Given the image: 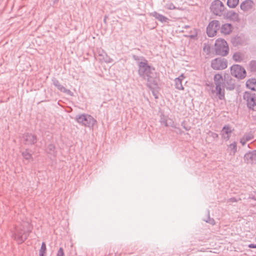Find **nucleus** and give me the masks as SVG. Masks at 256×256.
<instances>
[{
  "instance_id": "nucleus-17",
  "label": "nucleus",
  "mask_w": 256,
  "mask_h": 256,
  "mask_svg": "<svg viewBox=\"0 0 256 256\" xmlns=\"http://www.w3.org/2000/svg\"><path fill=\"white\" fill-rule=\"evenodd\" d=\"M232 29V26L230 24H225L222 26L220 32L222 34L226 35L230 34Z\"/></svg>"
},
{
  "instance_id": "nucleus-37",
  "label": "nucleus",
  "mask_w": 256,
  "mask_h": 256,
  "mask_svg": "<svg viewBox=\"0 0 256 256\" xmlns=\"http://www.w3.org/2000/svg\"><path fill=\"white\" fill-rule=\"evenodd\" d=\"M248 247L252 248H256V244H250L248 245Z\"/></svg>"
},
{
  "instance_id": "nucleus-4",
  "label": "nucleus",
  "mask_w": 256,
  "mask_h": 256,
  "mask_svg": "<svg viewBox=\"0 0 256 256\" xmlns=\"http://www.w3.org/2000/svg\"><path fill=\"white\" fill-rule=\"evenodd\" d=\"M74 119L78 124L90 128H92L97 122L92 116L88 114H78Z\"/></svg>"
},
{
  "instance_id": "nucleus-42",
  "label": "nucleus",
  "mask_w": 256,
  "mask_h": 256,
  "mask_svg": "<svg viewBox=\"0 0 256 256\" xmlns=\"http://www.w3.org/2000/svg\"><path fill=\"white\" fill-rule=\"evenodd\" d=\"M239 39H240V37H237V38H235L236 40H238Z\"/></svg>"
},
{
  "instance_id": "nucleus-27",
  "label": "nucleus",
  "mask_w": 256,
  "mask_h": 256,
  "mask_svg": "<svg viewBox=\"0 0 256 256\" xmlns=\"http://www.w3.org/2000/svg\"><path fill=\"white\" fill-rule=\"evenodd\" d=\"M168 117L164 114L160 115V122L162 125H164L165 126H168L169 125L168 124Z\"/></svg>"
},
{
  "instance_id": "nucleus-8",
  "label": "nucleus",
  "mask_w": 256,
  "mask_h": 256,
  "mask_svg": "<svg viewBox=\"0 0 256 256\" xmlns=\"http://www.w3.org/2000/svg\"><path fill=\"white\" fill-rule=\"evenodd\" d=\"M230 73L232 76L239 79H242L246 76L244 68L238 64H234L231 66Z\"/></svg>"
},
{
  "instance_id": "nucleus-22",
  "label": "nucleus",
  "mask_w": 256,
  "mask_h": 256,
  "mask_svg": "<svg viewBox=\"0 0 256 256\" xmlns=\"http://www.w3.org/2000/svg\"><path fill=\"white\" fill-rule=\"evenodd\" d=\"M227 150L230 153V155L234 156L237 152V142H234L228 145Z\"/></svg>"
},
{
  "instance_id": "nucleus-21",
  "label": "nucleus",
  "mask_w": 256,
  "mask_h": 256,
  "mask_svg": "<svg viewBox=\"0 0 256 256\" xmlns=\"http://www.w3.org/2000/svg\"><path fill=\"white\" fill-rule=\"evenodd\" d=\"M246 86L252 90L256 91V78H252L246 82Z\"/></svg>"
},
{
  "instance_id": "nucleus-44",
  "label": "nucleus",
  "mask_w": 256,
  "mask_h": 256,
  "mask_svg": "<svg viewBox=\"0 0 256 256\" xmlns=\"http://www.w3.org/2000/svg\"><path fill=\"white\" fill-rule=\"evenodd\" d=\"M173 128H176V126H171Z\"/></svg>"
},
{
  "instance_id": "nucleus-24",
  "label": "nucleus",
  "mask_w": 256,
  "mask_h": 256,
  "mask_svg": "<svg viewBox=\"0 0 256 256\" xmlns=\"http://www.w3.org/2000/svg\"><path fill=\"white\" fill-rule=\"evenodd\" d=\"M233 60L236 62H240L244 59V54L240 52H236L233 55Z\"/></svg>"
},
{
  "instance_id": "nucleus-39",
  "label": "nucleus",
  "mask_w": 256,
  "mask_h": 256,
  "mask_svg": "<svg viewBox=\"0 0 256 256\" xmlns=\"http://www.w3.org/2000/svg\"><path fill=\"white\" fill-rule=\"evenodd\" d=\"M133 58H134V59L135 60H136V61H138V60H139V58H138V56H133Z\"/></svg>"
},
{
  "instance_id": "nucleus-9",
  "label": "nucleus",
  "mask_w": 256,
  "mask_h": 256,
  "mask_svg": "<svg viewBox=\"0 0 256 256\" xmlns=\"http://www.w3.org/2000/svg\"><path fill=\"white\" fill-rule=\"evenodd\" d=\"M220 28L219 21L214 20L210 22L206 28V33L209 37H213L216 35L217 31Z\"/></svg>"
},
{
  "instance_id": "nucleus-5",
  "label": "nucleus",
  "mask_w": 256,
  "mask_h": 256,
  "mask_svg": "<svg viewBox=\"0 0 256 256\" xmlns=\"http://www.w3.org/2000/svg\"><path fill=\"white\" fill-rule=\"evenodd\" d=\"M228 46L226 42L223 39H218L215 42V52L216 54L226 56L228 52Z\"/></svg>"
},
{
  "instance_id": "nucleus-6",
  "label": "nucleus",
  "mask_w": 256,
  "mask_h": 256,
  "mask_svg": "<svg viewBox=\"0 0 256 256\" xmlns=\"http://www.w3.org/2000/svg\"><path fill=\"white\" fill-rule=\"evenodd\" d=\"M210 8L214 14L221 16L223 14L225 6L220 0H214L212 2Z\"/></svg>"
},
{
  "instance_id": "nucleus-38",
  "label": "nucleus",
  "mask_w": 256,
  "mask_h": 256,
  "mask_svg": "<svg viewBox=\"0 0 256 256\" xmlns=\"http://www.w3.org/2000/svg\"><path fill=\"white\" fill-rule=\"evenodd\" d=\"M229 201L230 202H236V198H230V200H229Z\"/></svg>"
},
{
  "instance_id": "nucleus-36",
  "label": "nucleus",
  "mask_w": 256,
  "mask_h": 256,
  "mask_svg": "<svg viewBox=\"0 0 256 256\" xmlns=\"http://www.w3.org/2000/svg\"><path fill=\"white\" fill-rule=\"evenodd\" d=\"M206 222H208L212 225L214 224V220L213 218H208V220H206Z\"/></svg>"
},
{
  "instance_id": "nucleus-31",
  "label": "nucleus",
  "mask_w": 256,
  "mask_h": 256,
  "mask_svg": "<svg viewBox=\"0 0 256 256\" xmlns=\"http://www.w3.org/2000/svg\"><path fill=\"white\" fill-rule=\"evenodd\" d=\"M243 137L247 141L250 140L254 138V136L252 132H248V133L245 134L244 135Z\"/></svg>"
},
{
  "instance_id": "nucleus-41",
  "label": "nucleus",
  "mask_w": 256,
  "mask_h": 256,
  "mask_svg": "<svg viewBox=\"0 0 256 256\" xmlns=\"http://www.w3.org/2000/svg\"><path fill=\"white\" fill-rule=\"evenodd\" d=\"M190 28V26H188V25H186V26H184L182 28Z\"/></svg>"
},
{
  "instance_id": "nucleus-25",
  "label": "nucleus",
  "mask_w": 256,
  "mask_h": 256,
  "mask_svg": "<svg viewBox=\"0 0 256 256\" xmlns=\"http://www.w3.org/2000/svg\"><path fill=\"white\" fill-rule=\"evenodd\" d=\"M55 150L56 147L54 144H50L48 145L47 148V152L50 154L55 156L56 154Z\"/></svg>"
},
{
  "instance_id": "nucleus-20",
  "label": "nucleus",
  "mask_w": 256,
  "mask_h": 256,
  "mask_svg": "<svg viewBox=\"0 0 256 256\" xmlns=\"http://www.w3.org/2000/svg\"><path fill=\"white\" fill-rule=\"evenodd\" d=\"M151 14L152 16L154 17L156 19L162 22H168V18L156 12H152Z\"/></svg>"
},
{
  "instance_id": "nucleus-14",
  "label": "nucleus",
  "mask_w": 256,
  "mask_h": 256,
  "mask_svg": "<svg viewBox=\"0 0 256 256\" xmlns=\"http://www.w3.org/2000/svg\"><path fill=\"white\" fill-rule=\"evenodd\" d=\"M52 84L56 87V88L60 90L65 94H70L71 93V91L70 90L66 89L63 86L60 84L59 81L56 79V78H53L52 79Z\"/></svg>"
},
{
  "instance_id": "nucleus-13",
  "label": "nucleus",
  "mask_w": 256,
  "mask_h": 256,
  "mask_svg": "<svg viewBox=\"0 0 256 256\" xmlns=\"http://www.w3.org/2000/svg\"><path fill=\"white\" fill-rule=\"evenodd\" d=\"M233 130L234 129L230 125H225L222 128L220 132L222 138L226 141L228 140L230 138Z\"/></svg>"
},
{
  "instance_id": "nucleus-33",
  "label": "nucleus",
  "mask_w": 256,
  "mask_h": 256,
  "mask_svg": "<svg viewBox=\"0 0 256 256\" xmlns=\"http://www.w3.org/2000/svg\"><path fill=\"white\" fill-rule=\"evenodd\" d=\"M165 8L170 10H175L176 7L172 2H169L165 5Z\"/></svg>"
},
{
  "instance_id": "nucleus-29",
  "label": "nucleus",
  "mask_w": 256,
  "mask_h": 256,
  "mask_svg": "<svg viewBox=\"0 0 256 256\" xmlns=\"http://www.w3.org/2000/svg\"><path fill=\"white\" fill-rule=\"evenodd\" d=\"M197 30L194 28L193 30H191L190 32V34L189 35H185V36L186 37H189L192 38H194L197 36Z\"/></svg>"
},
{
  "instance_id": "nucleus-11",
  "label": "nucleus",
  "mask_w": 256,
  "mask_h": 256,
  "mask_svg": "<svg viewBox=\"0 0 256 256\" xmlns=\"http://www.w3.org/2000/svg\"><path fill=\"white\" fill-rule=\"evenodd\" d=\"M244 162L248 164H256V150L252 151H249L244 156Z\"/></svg>"
},
{
  "instance_id": "nucleus-43",
  "label": "nucleus",
  "mask_w": 256,
  "mask_h": 256,
  "mask_svg": "<svg viewBox=\"0 0 256 256\" xmlns=\"http://www.w3.org/2000/svg\"><path fill=\"white\" fill-rule=\"evenodd\" d=\"M40 256H44V254H42H42H40Z\"/></svg>"
},
{
  "instance_id": "nucleus-35",
  "label": "nucleus",
  "mask_w": 256,
  "mask_h": 256,
  "mask_svg": "<svg viewBox=\"0 0 256 256\" xmlns=\"http://www.w3.org/2000/svg\"><path fill=\"white\" fill-rule=\"evenodd\" d=\"M240 143L242 144V146H244L246 144V142H248L247 140H246V139H244V138L242 136L240 139Z\"/></svg>"
},
{
  "instance_id": "nucleus-3",
  "label": "nucleus",
  "mask_w": 256,
  "mask_h": 256,
  "mask_svg": "<svg viewBox=\"0 0 256 256\" xmlns=\"http://www.w3.org/2000/svg\"><path fill=\"white\" fill-rule=\"evenodd\" d=\"M31 230L32 228L30 224L24 222L20 227L16 228L13 236L18 243L22 244L27 238L31 232Z\"/></svg>"
},
{
  "instance_id": "nucleus-1",
  "label": "nucleus",
  "mask_w": 256,
  "mask_h": 256,
  "mask_svg": "<svg viewBox=\"0 0 256 256\" xmlns=\"http://www.w3.org/2000/svg\"><path fill=\"white\" fill-rule=\"evenodd\" d=\"M138 74L140 77L147 81L146 86L150 89L158 86V78L155 68L148 65V60L142 58V61L138 62Z\"/></svg>"
},
{
  "instance_id": "nucleus-2",
  "label": "nucleus",
  "mask_w": 256,
  "mask_h": 256,
  "mask_svg": "<svg viewBox=\"0 0 256 256\" xmlns=\"http://www.w3.org/2000/svg\"><path fill=\"white\" fill-rule=\"evenodd\" d=\"M214 80L216 85V94L220 100L224 98V88L229 90H233L235 88V80L231 78L228 77L224 79L222 74H216L214 76Z\"/></svg>"
},
{
  "instance_id": "nucleus-34",
  "label": "nucleus",
  "mask_w": 256,
  "mask_h": 256,
  "mask_svg": "<svg viewBox=\"0 0 256 256\" xmlns=\"http://www.w3.org/2000/svg\"><path fill=\"white\" fill-rule=\"evenodd\" d=\"M64 252L62 248H60L57 252L56 256H64Z\"/></svg>"
},
{
  "instance_id": "nucleus-32",
  "label": "nucleus",
  "mask_w": 256,
  "mask_h": 256,
  "mask_svg": "<svg viewBox=\"0 0 256 256\" xmlns=\"http://www.w3.org/2000/svg\"><path fill=\"white\" fill-rule=\"evenodd\" d=\"M46 244L44 242H42V244L41 248L40 250V254H45L46 252Z\"/></svg>"
},
{
  "instance_id": "nucleus-15",
  "label": "nucleus",
  "mask_w": 256,
  "mask_h": 256,
  "mask_svg": "<svg viewBox=\"0 0 256 256\" xmlns=\"http://www.w3.org/2000/svg\"><path fill=\"white\" fill-rule=\"evenodd\" d=\"M98 56L100 57V60L101 62H104L106 63H111L113 61L112 59L103 50L98 52Z\"/></svg>"
},
{
  "instance_id": "nucleus-26",
  "label": "nucleus",
  "mask_w": 256,
  "mask_h": 256,
  "mask_svg": "<svg viewBox=\"0 0 256 256\" xmlns=\"http://www.w3.org/2000/svg\"><path fill=\"white\" fill-rule=\"evenodd\" d=\"M239 2V0H228L227 5L228 6L231 8H236Z\"/></svg>"
},
{
  "instance_id": "nucleus-16",
  "label": "nucleus",
  "mask_w": 256,
  "mask_h": 256,
  "mask_svg": "<svg viewBox=\"0 0 256 256\" xmlns=\"http://www.w3.org/2000/svg\"><path fill=\"white\" fill-rule=\"evenodd\" d=\"M184 76L182 74L178 78L174 80L175 88L178 90H184V88L182 85V80L184 79Z\"/></svg>"
},
{
  "instance_id": "nucleus-30",
  "label": "nucleus",
  "mask_w": 256,
  "mask_h": 256,
  "mask_svg": "<svg viewBox=\"0 0 256 256\" xmlns=\"http://www.w3.org/2000/svg\"><path fill=\"white\" fill-rule=\"evenodd\" d=\"M208 135L209 137L212 138L213 140H216L218 138V134L212 131H209L208 132Z\"/></svg>"
},
{
  "instance_id": "nucleus-7",
  "label": "nucleus",
  "mask_w": 256,
  "mask_h": 256,
  "mask_svg": "<svg viewBox=\"0 0 256 256\" xmlns=\"http://www.w3.org/2000/svg\"><path fill=\"white\" fill-rule=\"evenodd\" d=\"M243 98L246 102L248 107L250 109L256 110V94L246 92L244 94Z\"/></svg>"
},
{
  "instance_id": "nucleus-40",
  "label": "nucleus",
  "mask_w": 256,
  "mask_h": 256,
  "mask_svg": "<svg viewBox=\"0 0 256 256\" xmlns=\"http://www.w3.org/2000/svg\"><path fill=\"white\" fill-rule=\"evenodd\" d=\"M183 128L186 130H189L190 129V128H188L186 126H183Z\"/></svg>"
},
{
  "instance_id": "nucleus-19",
  "label": "nucleus",
  "mask_w": 256,
  "mask_h": 256,
  "mask_svg": "<svg viewBox=\"0 0 256 256\" xmlns=\"http://www.w3.org/2000/svg\"><path fill=\"white\" fill-rule=\"evenodd\" d=\"M252 2L251 0H244L240 4V8L244 11H248L252 8Z\"/></svg>"
},
{
  "instance_id": "nucleus-28",
  "label": "nucleus",
  "mask_w": 256,
  "mask_h": 256,
  "mask_svg": "<svg viewBox=\"0 0 256 256\" xmlns=\"http://www.w3.org/2000/svg\"><path fill=\"white\" fill-rule=\"evenodd\" d=\"M249 68L251 72H256V60L250 61L249 64Z\"/></svg>"
},
{
  "instance_id": "nucleus-10",
  "label": "nucleus",
  "mask_w": 256,
  "mask_h": 256,
  "mask_svg": "<svg viewBox=\"0 0 256 256\" xmlns=\"http://www.w3.org/2000/svg\"><path fill=\"white\" fill-rule=\"evenodd\" d=\"M212 68L215 70H222L227 67V60L224 58H216L211 62Z\"/></svg>"
},
{
  "instance_id": "nucleus-12",
  "label": "nucleus",
  "mask_w": 256,
  "mask_h": 256,
  "mask_svg": "<svg viewBox=\"0 0 256 256\" xmlns=\"http://www.w3.org/2000/svg\"><path fill=\"white\" fill-rule=\"evenodd\" d=\"M24 144L26 145H32L37 142V137L36 135L30 133H26L22 136Z\"/></svg>"
},
{
  "instance_id": "nucleus-23",
  "label": "nucleus",
  "mask_w": 256,
  "mask_h": 256,
  "mask_svg": "<svg viewBox=\"0 0 256 256\" xmlns=\"http://www.w3.org/2000/svg\"><path fill=\"white\" fill-rule=\"evenodd\" d=\"M22 155L24 158L28 160V162L32 161L33 160L32 155L28 149H26L24 152H22Z\"/></svg>"
},
{
  "instance_id": "nucleus-18",
  "label": "nucleus",
  "mask_w": 256,
  "mask_h": 256,
  "mask_svg": "<svg viewBox=\"0 0 256 256\" xmlns=\"http://www.w3.org/2000/svg\"><path fill=\"white\" fill-rule=\"evenodd\" d=\"M226 17L234 22H238L239 20L238 14L233 10L228 12L226 14Z\"/></svg>"
}]
</instances>
